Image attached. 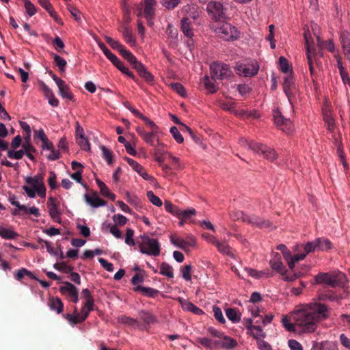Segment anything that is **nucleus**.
Wrapping results in <instances>:
<instances>
[{
    "label": "nucleus",
    "instance_id": "1",
    "mask_svg": "<svg viewBox=\"0 0 350 350\" xmlns=\"http://www.w3.org/2000/svg\"><path fill=\"white\" fill-rule=\"evenodd\" d=\"M328 308L326 305L312 302L301 306L291 314L295 322L298 334H310L316 331L319 321L327 318Z\"/></svg>",
    "mask_w": 350,
    "mask_h": 350
},
{
    "label": "nucleus",
    "instance_id": "2",
    "mask_svg": "<svg viewBox=\"0 0 350 350\" xmlns=\"http://www.w3.org/2000/svg\"><path fill=\"white\" fill-rule=\"evenodd\" d=\"M345 278V274L340 271L332 273L321 272L314 276V284H324L331 288H335L342 284Z\"/></svg>",
    "mask_w": 350,
    "mask_h": 350
},
{
    "label": "nucleus",
    "instance_id": "3",
    "mask_svg": "<svg viewBox=\"0 0 350 350\" xmlns=\"http://www.w3.org/2000/svg\"><path fill=\"white\" fill-rule=\"evenodd\" d=\"M142 242L139 243V251L142 254L158 256L161 252V245L157 239H152L148 236L141 237Z\"/></svg>",
    "mask_w": 350,
    "mask_h": 350
},
{
    "label": "nucleus",
    "instance_id": "4",
    "mask_svg": "<svg viewBox=\"0 0 350 350\" xmlns=\"http://www.w3.org/2000/svg\"><path fill=\"white\" fill-rule=\"evenodd\" d=\"M213 26L214 31L220 38L225 40L237 39L239 37L237 29L227 22H219Z\"/></svg>",
    "mask_w": 350,
    "mask_h": 350
},
{
    "label": "nucleus",
    "instance_id": "5",
    "mask_svg": "<svg viewBox=\"0 0 350 350\" xmlns=\"http://www.w3.org/2000/svg\"><path fill=\"white\" fill-rule=\"evenodd\" d=\"M206 10L210 18L215 22H223L227 18L226 9L219 1H208L206 5Z\"/></svg>",
    "mask_w": 350,
    "mask_h": 350
},
{
    "label": "nucleus",
    "instance_id": "6",
    "mask_svg": "<svg viewBox=\"0 0 350 350\" xmlns=\"http://www.w3.org/2000/svg\"><path fill=\"white\" fill-rule=\"evenodd\" d=\"M211 79L224 80L228 79L232 75V72L226 64L215 62L210 66Z\"/></svg>",
    "mask_w": 350,
    "mask_h": 350
},
{
    "label": "nucleus",
    "instance_id": "7",
    "mask_svg": "<svg viewBox=\"0 0 350 350\" xmlns=\"http://www.w3.org/2000/svg\"><path fill=\"white\" fill-rule=\"evenodd\" d=\"M92 310H94V305L86 306V305L83 304L81 310V314L78 312L77 308L75 307L72 314H66L64 315V317L68 320L70 324L74 325L83 322Z\"/></svg>",
    "mask_w": 350,
    "mask_h": 350
},
{
    "label": "nucleus",
    "instance_id": "8",
    "mask_svg": "<svg viewBox=\"0 0 350 350\" xmlns=\"http://www.w3.org/2000/svg\"><path fill=\"white\" fill-rule=\"evenodd\" d=\"M250 150H252L254 152L260 155H262L264 158L271 161H273L276 159L278 157V154L275 151V150L268 147L265 144H250Z\"/></svg>",
    "mask_w": 350,
    "mask_h": 350
},
{
    "label": "nucleus",
    "instance_id": "9",
    "mask_svg": "<svg viewBox=\"0 0 350 350\" xmlns=\"http://www.w3.org/2000/svg\"><path fill=\"white\" fill-rule=\"evenodd\" d=\"M239 213L243 216V221L247 222L252 226L262 229L271 228L272 227V223L269 220H266L255 215H247L243 213Z\"/></svg>",
    "mask_w": 350,
    "mask_h": 350
},
{
    "label": "nucleus",
    "instance_id": "10",
    "mask_svg": "<svg viewBox=\"0 0 350 350\" xmlns=\"http://www.w3.org/2000/svg\"><path fill=\"white\" fill-rule=\"evenodd\" d=\"M275 124L284 132L289 134L293 132V124L290 119L285 118L279 111L273 114Z\"/></svg>",
    "mask_w": 350,
    "mask_h": 350
},
{
    "label": "nucleus",
    "instance_id": "11",
    "mask_svg": "<svg viewBox=\"0 0 350 350\" xmlns=\"http://www.w3.org/2000/svg\"><path fill=\"white\" fill-rule=\"evenodd\" d=\"M42 180V176L39 175H36L33 177L28 176L25 178L27 184L31 185L33 187L36 188V191L39 196L44 197L46 189Z\"/></svg>",
    "mask_w": 350,
    "mask_h": 350
},
{
    "label": "nucleus",
    "instance_id": "12",
    "mask_svg": "<svg viewBox=\"0 0 350 350\" xmlns=\"http://www.w3.org/2000/svg\"><path fill=\"white\" fill-rule=\"evenodd\" d=\"M236 70L239 75L250 77L257 74L258 67L255 66L254 64H241L237 65Z\"/></svg>",
    "mask_w": 350,
    "mask_h": 350
},
{
    "label": "nucleus",
    "instance_id": "13",
    "mask_svg": "<svg viewBox=\"0 0 350 350\" xmlns=\"http://www.w3.org/2000/svg\"><path fill=\"white\" fill-rule=\"evenodd\" d=\"M339 40L345 57L350 62V33L347 31H341Z\"/></svg>",
    "mask_w": 350,
    "mask_h": 350
},
{
    "label": "nucleus",
    "instance_id": "14",
    "mask_svg": "<svg viewBox=\"0 0 350 350\" xmlns=\"http://www.w3.org/2000/svg\"><path fill=\"white\" fill-rule=\"evenodd\" d=\"M269 265L272 269L282 275H284L286 273V268L284 266L281 260V256L278 253H273L272 258L269 261Z\"/></svg>",
    "mask_w": 350,
    "mask_h": 350
},
{
    "label": "nucleus",
    "instance_id": "15",
    "mask_svg": "<svg viewBox=\"0 0 350 350\" xmlns=\"http://www.w3.org/2000/svg\"><path fill=\"white\" fill-rule=\"evenodd\" d=\"M83 198L85 202L93 208L103 206L107 204L106 201L98 198L96 192H94L92 195L85 193Z\"/></svg>",
    "mask_w": 350,
    "mask_h": 350
},
{
    "label": "nucleus",
    "instance_id": "16",
    "mask_svg": "<svg viewBox=\"0 0 350 350\" xmlns=\"http://www.w3.org/2000/svg\"><path fill=\"white\" fill-rule=\"evenodd\" d=\"M144 4V15L148 21V24L151 25L152 24V19L154 16L155 0H145Z\"/></svg>",
    "mask_w": 350,
    "mask_h": 350
},
{
    "label": "nucleus",
    "instance_id": "17",
    "mask_svg": "<svg viewBox=\"0 0 350 350\" xmlns=\"http://www.w3.org/2000/svg\"><path fill=\"white\" fill-rule=\"evenodd\" d=\"M47 206L49 208V213L51 218L57 222L60 223V212L58 210V204L56 202L55 199L49 198Z\"/></svg>",
    "mask_w": 350,
    "mask_h": 350
},
{
    "label": "nucleus",
    "instance_id": "18",
    "mask_svg": "<svg viewBox=\"0 0 350 350\" xmlns=\"http://www.w3.org/2000/svg\"><path fill=\"white\" fill-rule=\"evenodd\" d=\"M310 36L308 35L307 33H304V39L306 42V56H307V60H308V64L310 65L314 63V61H316V57H317V52L314 49H312L310 46Z\"/></svg>",
    "mask_w": 350,
    "mask_h": 350
},
{
    "label": "nucleus",
    "instance_id": "19",
    "mask_svg": "<svg viewBox=\"0 0 350 350\" xmlns=\"http://www.w3.org/2000/svg\"><path fill=\"white\" fill-rule=\"evenodd\" d=\"M196 342L207 349H218L219 338L214 340L206 337H198L196 338Z\"/></svg>",
    "mask_w": 350,
    "mask_h": 350
},
{
    "label": "nucleus",
    "instance_id": "20",
    "mask_svg": "<svg viewBox=\"0 0 350 350\" xmlns=\"http://www.w3.org/2000/svg\"><path fill=\"white\" fill-rule=\"evenodd\" d=\"M139 317L144 322V325H142V330H148L150 325L156 321V317L152 314L144 310H142L139 312Z\"/></svg>",
    "mask_w": 350,
    "mask_h": 350
},
{
    "label": "nucleus",
    "instance_id": "21",
    "mask_svg": "<svg viewBox=\"0 0 350 350\" xmlns=\"http://www.w3.org/2000/svg\"><path fill=\"white\" fill-rule=\"evenodd\" d=\"M57 87L59 89V93L63 98H66L70 100L73 99L74 96L70 92L69 86L64 81H59V85H57Z\"/></svg>",
    "mask_w": 350,
    "mask_h": 350
},
{
    "label": "nucleus",
    "instance_id": "22",
    "mask_svg": "<svg viewBox=\"0 0 350 350\" xmlns=\"http://www.w3.org/2000/svg\"><path fill=\"white\" fill-rule=\"evenodd\" d=\"M64 286L59 288V291L62 294H68L71 298L77 295L79 291L77 288L69 282H64Z\"/></svg>",
    "mask_w": 350,
    "mask_h": 350
},
{
    "label": "nucleus",
    "instance_id": "23",
    "mask_svg": "<svg viewBox=\"0 0 350 350\" xmlns=\"http://www.w3.org/2000/svg\"><path fill=\"white\" fill-rule=\"evenodd\" d=\"M111 62L113 63L116 67L120 70L122 73L125 74L126 76L134 80L135 81H137V78L134 76L132 72H131L128 68L124 66L122 62H121L116 55V60H111Z\"/></svg>",
    "mask_w": 350,
    "mask_h": 350
},
{
    "label": "nucleus",
    "instance_id": "24",
    "mask_svg": "<svg viewBox=\"0 0 350 350\" xmlns=\"http://www.w3.org/2000/svg\"><path fill=\"white\" fill-rule=\"evenodd\" d=\"M133 291L135 292L141 291L144 295L149 297H155L159 294V291L150 288V287H145L142 286H137L133 288Z\"/></svg>",
    "mask_w": 350,
    "mask_h": 350
},
{
    "label": "nucleus",
    "instance_id": "25",
    "mask_svg": "<svg viewBox=\"0 0 350 350\" xmlns=\"http://www.w3.org/2000/svg\"><path fill=\"white\" fill-rule=\"evenodd\" d=\"M49 306L52 310H55L57 314L62 312L64 304L58 297H51L49 300Z\"/></svg>",
    "mask_w": 350,
    "mask_h": 350
},
{
    "label": "nucleus",
    "instance_id": "26",
    "mask_svg": "<svg viewBox=\"0 0 350 350\" xmlns=\"http://www.w3.org/2000/svg\"><path fill=\"white\" fill-rule=\"evenodd\" d=\"M157 142L158 144L154 150V159L159 163H162L165 160L164 154H167L168 152L163 150V144L159 142V139H157Z\"/></svg>",
    "mask_w": 350,
    "mask_h": 350
},
{
    "label": "nucleus",
    "instance_id": "27",
    "mask_svg": "<svg viewBox=\"0 0 350 350\" xmlns=\"http://www.w3.org/2000/svg\"><path fill=\"white\" fill-rule=\"evenodd\" d=\"M25 275L28 276L31 279L38 280V278L32 272L25 268H21L14 273V278L18 281H21Z\"/></svg>",
    "mask_w": 350,
    "mask_h": 350
},
{
    "label": "nucleus",
    "instance_id": "28",
    "mask_svg": "<svg viewBox=\"0 0 350 350\" xmlns=\"http://www.w3.org/2000/svg\"><path fill=\"white\" fill-rule=\"evenodd\" d=\"M191 25V21L188 18H183L181 20V30L188 38H191L193 36Z\"/></svg>",
    "mask_w": 350,
    "mask_h": 350
},
{
    "label": "nucleus",
    "instance_id": "29",
    "mask_svg": "<svg viewBox=\"0 0 350 350\" xmlns=\"http://www.w3.org/2000/svg\"><path fill=\"white\" fill-rule=\"evenodd\" d=\"M119 321L121 323L128 325L133 327L142 329V324L135 319H133L126 316H122L119 318Z\"/></svg>",
    "mask_w": 350,
    "mask_h": 350
},
{
    "label": "nucleus",
    "instance_id": "30",
    "mask_svg": "<svg viewBox=\"0 0 350 350\" xmlns=\"http://www.w3.org/2000/svg\"><path fill=\"white\" fill-rule=\"evenodd\" d=\"M283 90H287L290 89H295L296 85L295 83V79L293 76L292 72H291L289 74L286 75L284 77V82L282 84Z\"/></svg>",
    "mask_w": 350,
    "mask_h": 350
},
{
    "label": "nucleus",
    "instance_id": "31",
    "mask_svg": "<svg viewBox=\"0 0 350 350\" xmlns=\"http://www.w3.org/2000/svg\"><path fill=\"white\" fill-rule=\"evenodd\" d=\"M202 83H203L206 90L210 94H213V93L216 92L218 90V88L217 87V85L206 75L202 78Z\"/></svg>",
    "mask_w": 350,
    "mask_h": 350
},
{
    "label": "nucleus",
    "instance_id": "32",
    "mask_svg": "<svg viewBox=\"0 0 350 350\" xmlns=\"http://www.w3.org/2000/svg\"><path fill=\"white\" fill-rule=\"evenodd\" d=\"M317 250L325 251L331 248L332 243L328 239L317 238L315 239Z\"/></svg>",
    "mask_w": 350,
    "mask_h": 350
},
{
    "label": "nucleus",
    "instance_id": "33",
    "mask_svg": "<svg viewBox=\"0 0 350 350\" xmlns=\"http://www.w3.org/2000/svg\"><path fill=\"white\" fill-rule=\"evenodd\" d=\"M18 236V233L11 229H6L0 226V237L4 239H14Z\"/></svg>",
    "mask_w": 350,
    "mask_h": 350
},
{
    "label": "nucleus",
    "instance_id": "34",
    "mask_svg": "<svg viewBox=\"0 0 350 350\" xmlns=\"http://www.w3.org/2000/svg\"><path fill=\"white\" fill-rule=\"evenodd\" d=\"M173 268L167 262H162L160 266V274L172 278L174 277Z\"/></svg>",
    "mask_w": 350,
    "mask_h": 350
},
{
    "label": "nucleus",
    "instance_id": "35",
    "mask_svg": "<svg viewBox=\"0 0 350 350\" xmlns=\"http://www.w3.org/2000/svg\"><path fill=\"white\" fill-rule=\"evenodd\" d=\"M122 37L126 43L129 44L131 46H134L135 44V39L134 38L131 31L127 27H124L123 28Z\"/></svg>",
    "mask_w": 350,
    "mask_h": 350
},
{
    "label": "nucleus",
    "instance_id": "36",
    "mask_svg": "<svg viewBox=\"0 0 350 350\" xmlns=\"http://www.w3.org/2000/svg\"><path fill=\"white\" fill-rule=\"evenodd\" d=\"M244 271L247 273L248 275H250L255 278H260L263 275H265V274H267V277L272 275L271 273H267L265 271H257L256 269L249 268V267H245L244 269ZM267 272H269V271H267Z\"/></svg>",
    "mask_w": 350,
    "mask_h": 350
},
{
    "label": "nucleus",
    "instance_id": "37",
    "mask_svg": "<svg viewBox=\"0 0 350 350\" xmlns=\"http://www.w3.org/2000/svg\"><path fill=\"white\" fill-rule=\"evenodd\" d=\"M221 338H223V345H224V349L226 350H232L237 345V342L234 339L230 336H225L224 334Z\"/></svg>",
    "mask_w": 350,
    "mask_h": 350
},
{
    "label": "nucleus",
    "instance_id": "38",
    "mask_svg": "<svg viewBox=\"0 0 350 350\" xmlns=\"http://www.w3.org/2000/svg\"><path fill=\"white\" fill-rule=\"evenodd\" d=\"M170 241L177 247H179L185 251L187 250V243L185 240L178 238L176 236L172 235L170 237Z\"/></svg>",
    "mask_w": 350,
    "mask_h": 350
},
{
    "label": "nucleus",
    "instance_id": "39",
    "mask_svg": "<svg viewBox=\"0 0 350 350\" xmlns=\"http://www.w3.org/2000/svg\"><path fill=\"white\" fill-rule=\"evenodd\" d=\"M53 267L59 271L64 273H69L73 270V267L68 265L65 262H56L54 264Z\"/></svg>",
    "mask_w": 350,
    "mask_h": 350
},
{
    "label": "nucleus",
    "instance_id": "40",
    "mask_svg": "<svg viewBox=\"0 0 350 350\" xmlns=\"http://www.w3.org/2000/svg\"><path fill=\"white\" fill-rule=\"evenodd\" d=\"M226 317L233 323H238L241 320V317L238 315L237 312L234 308H228L226 310Z\"/></svg>",
    "mask_w": 350,
    "mask_h": 350
},
{
    "label": "nucleus",
    "instance_id": "41",
    "mask_svg": "<svg viewBox=\"0 0 350 350\" xmlns=\"http://www.w3.org/2000/svg\"><path fill=\"white\" fill-rule=\"evenodd\" d=\"M280 70L284 74L288 75L291 72H293L292 69L290 68L288 60L283 56L279 58Z\"/></svg>",
    "mask_w": 350,
    "mask_h": 350
},
{
    "label": "nucleus",
    "instance_id": "42",
    "mask_svg": "<svg viewBox=\"0 0 350 350\" xmlns=\"http://www.w3.org/2000/svg\"><path fill=\"white\" fill-rule=\"evenodd\" d=\"M81 297L85 300L84 304L86 305V306H91L92 305H94V298L90 291L88 288L82 290Z\"/></svg>",
    "mask_w": 350,
    "mask_h": 350
},
{
    "label": "nucleus",
    "instance_id": "43",
    "mask_svg": "<svg viewBox=\"0 0 350 350\" xmlns=\"http://www.w3.org/2000/svg\"><path fill=\"white\" fill-rule=\"evenodd\" d=\"M282 323L287 331L297 333V327L295 321L291 323L287 317H284L282 320Z\"/></svg>",
    "mask_w": 350,
    "mask_h": 350
},
{
    "label": "nucleus",
    "instance_id": "44",
    "mask_svg": "<svg viewBox=\"0 0 350 350\" xmlns=\"http://www.w3.org/2000/svg\"><path fill=\"white\" fill-rule=\"evenodd\" d=\"M219 252L226 254L228 256H232L230 247L226 242H219V241L215 244Z\"/></svg>",
    "mask_w": 350,
    "mask_h": 350
},
{
    "label": "nucleus",
    "instance_id": "45",
    "mask_svg": "<svg viewBox=\"0 0 350 350\" xmlns=\"http://www.w3.org/2000/svg\"><path fill=\"white\" fill-rule=\"evenodd\" d=\"M196 213V211L194 208H189L187 210L179 209L177 217L183 220H187L191 218L193 215H194Z\"/></svg>",
    "mask_w": 350,
    "mask_h": 350
},
{
    "label": "nucleus",
    "instance_id": "46",
    "mask_svg": "<svg viewBox=\"0 0 350 350\" xmlns=\"http://www.w3.org/2000/svg\"><path fill=\"white\" fill-rule=\"evenodd\" d=\"M105 40L113 49L118 50L120 53L124 48V46L119 41L113 40L111 37L105 36Z\"/></svg>",
    "mask_w": 350,
    "mask_h": 350
},
{
    "label": "nucleus",
    "instance_id": "47",
    "mask_svg": "<svg viewBox=\"0 0 350 350\" xmlns=\"http://www.w3.org/2000/svg\"><path fill=\"white\" fill-rule=\"evenodd\" d=\"M157 133H158L152 131L146 132L142 138L146 143L148 144L151 146H155L154 139L157 138Z\"/></svg>",
    "mask_w": 350,
    "mask_h": 350
},
{
    "label": "nucleus",
    "instance_id": "48",
    "mask_svg": "<svg viewBox=\"0 0 350 350\" xmlns=\"http://www.w3.org/2000/svg\"><path fill=\"white\" fill-rule=\"evenodd\" d=\"M146 196H147L148 199L150 200V202L152 204H154L158 207H160L162 206L163 203H162L161 200L158 196L154 195V193L152 191H148Z\"/></svg>",
    "mask_w": 350,
    "mask_h": 350
},
{
    "label": "nucleus",
    "instance_id": "49",
    "mask_svg": "<svg viewBox=\"0 0 350 350\" xmlns=\"http://www.w3.org/2000/svg\"><path fill=\"white\" fill-rule=\"evenodd\" d=\"M103 157L107 161L109 165L113 162V152L105 146H101Z\"/></svg>",
    "mask_w": 350,
    "mask_h": 350
},
{
    "label": "nucleus",
    "instance_id": "50",
    "mask_svg": "<svg viewBox=\"0 0 350 350\" xmlns=\"http://www.w3.org/2000/svg\"><path fill=\"white\" fill-rule=\"evenodd\" d=\"M54 62L61 72H64L67 64L66 61L57 54L53 55Z\"/></svg>",
    "mask_w": 350,
    "mask_h": 350
},
{
    "label": "nucleus",
    "instance_id": "51",
    "mask_svg": "<svg viewBox=\"0 0 350 350\" xmlns=\"http://www.w3.org/2000/svg\"><path fill=\"white\" fill-rule=\"evenodd\" d=\"M24 3V6L26 10V12L29 16H33L37 10L35 5L29 0H22Z\"/></svg>",
    "mask_w": 350,
    "mask_h": 350
},
{
    "label": "nucleus",
    "instance_id": "52",
    "mask_svg": "<svg viewBox=\"0 0 350 350\" xmlns=\"http://www.w3.org/2000/svg\"><path fill=\"white\" fill-rule=\"evenodd\" d=\"M284 92L286 96H287L288 100L292 108H293L294 103L296 100V94L297 92V88L284 90Z\"/></svg>",
    "mask_w": 350,
    "mask_h": 350
},
{
    "label": "nucleus",
    "instance_id": "53",
    "mask_svg": "<svg viewBox=\"0 0 350 350\" xmlns=\"http://www.w3.org/2000/svg\"><path fill=\"white\" fill-rule=\"evenodd\" d=\"M191 269H192V267L191 265H187L184 267H182L180 269L182 277L186 281H190L191 280Z\"/></svg>",
    "mask_w": 350,
    "mask_h": 350
},
{
    "label": "nucleus",
    "instance_id": "54",
    "mask_svg": "<svg viewBox=\"0 0 350 350\" xmlns=\"http://www.w3.org/2000/svg\"><path fill=\"white\" fill-rule=\"evenodd\" d=\"M252 330L251 335L256 339H258L259 338H265L266 334L262 332V329L260 325H255L252 327Z\"/></svg>",
    "mask_w": 350,
    "mask_h": 350
},
{
    "label": "nucleus",
    "instance_id": "55",
    "mask_svg": "<svg viewBox=\"0 0 350 350\" xmlns=\"http://www.w3.org/2000/svg\"><path fill=\"white\" fill-rule=\"evenodd\" d=\"M164 206L166 211L172 213L174 215H178L179 209L176 206L174 205L171 202L165 200L164 202Z\"/></svg>",
    "mask_w": 350,
    "mask_h": 350
},
{
    "label": "nucleus",
    "instance_id": "56",
    "mask_svg": "<svg viewBox=\"0 0 350 350\" xmlns=\"http://www.w3.org/2000/svg\"><path fill=\"white\" fill-rule=\"evenodd\" d=\"M78 144L83 150H90V146L88 141L84 137L83 134H80L79 137L77 139Z\"/></svg>",
    "mask_w": 350,
    "mask_h": 350
},
{
    "label": "nucleus",
    "instance_id": "57",
    "mask_svg": "<svg viewBox=\"0 0 350 350\" xmlns=\"http://www.w3.org/2000/svg\"><path fill=\"white\" fill-rule=\"evenodd\" d=\"M304 254L306 255L308 254L310 252H314L315 250H317V246L316 241H308L306 245L303 246Z\"/></svg>",
    "mask_w": 350,
    "mask_h": 350
},
{
    "label": "nucleus",
    "instance_id": "58",
    "mask_svg": "<svg viewBox=\"0 0 350 350\" xmlns=\"http://www.w3.org/2000/svg\"><path fill=\"white\" fill-rule=\"evenodd\" d=\"M98 44L100 49L103 51L105 56L111 61L116 60V55L113 54L105 45L104 43L99 42Z\"/></svg>",
    "mask_w": 350,
    "mask_h": 350
},
{
    "label": "nucleus",
    "instance_id": "59",
    "mask_svg": "<svg viewBox=\"0 0 350 350\" xmlns=\"http://www.w3.org/2000/svg\"><path fill=\"white\" fill-rule=\"evenodd\" d=\"M134 234V231L131 228H127L126 232V237H125V243L130 245L134 246L135 245V242L133 239Z\"/></svg>",
    "mask_w": 350,
    "mask_h": 350
},
{
    "label": "nucleus",
    "instance_id": "60",
    "mask_svg": "<svg viewBox=\"0 0 350 350\" xmlns=\"http://www.w3.org/2000/svg\"><path fill=\"white\" fill-rule=\"evenodd\" d=\"M126 161L129 163V165L137 173H140L141 171L143 170L142 165H141L139 163H138L136 161L133 160V159L126 157Z\"/></svg>",
    "mask_w": 350,
    "mask_h": 350
},
{
    "label": "nucleus",
    "instance_id": "61",
    "mask_svg": "<svg viewBox=\"0 0 350 350\" xmlns=\"http://www.w3.org/2000/svg\"><path fill=\"white\" fill-rule=\"evenodd\" d=\"M170 133L178 143L180 144L183 142L184 138L176 126L171 127Z\"/></svg>",
    "mask_w": 350,
    "mask_h": 350
},
{
    "label": "nucleus",
    "instance_id": "62",
    "mask_svg": "<svg viewBox=\"0 0 350 350\" xmlns=\"http://www.w3.org/2000/svg\"><path fill=\"white\" fill-rule=\"evenodd\" d=\"M213 310L214 312V317L215 318L221 323L224 324L226 322L225 318L223 316V313L221 310L217 307L214 306L213 308Z\"/></svg>",
    "mask_w": 350,
    "mask_h": 350
},
{
    "label": "nucleus",
    "instance_id": "63",
    "mask_svg": "<svg viewBox=\"0 0 350 350\" xmlns=\"http://www.w3.org/2000/svg\"><path fill=\"white\" fill-rule=\"evenodd\" d=\"M67 9L70 12V13L71 14V15L72 16V17L77 21H79L81 20V18H80V14H81V12L80 11L75 7L72 6V5L70 4H68L67 5Z\"/></svg>",
    "mask_w": 350,
    "mask_h": 350
},
{
    "label": "nucleus",
    "instance_id": "64",
    "mask_svg": "<svg viewBox=\"0 0 350 350\" xmlns=\"http://www.w3.org/2000/svg\"><path fill=\"white\" fill-rule=\"evenodd\" d=\"M329 343L328 342H314L310 350H327L329 348Z\"/></svg>",
    "mask_w": 350,
    "mask_h": 350
}]
</instances>
